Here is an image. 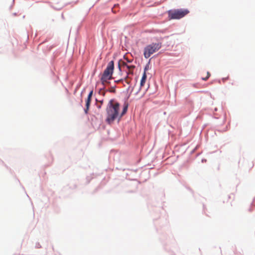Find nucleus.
I'll return each instance as SVG.
<instances>
[{
    "instance_id": "423d86ee",
    "label": "nucleus",
    "mask_w": 255,
    "mask_h": 255,
    "mask_svg": "<svg viewBox=\"0 0 255 255\" xmlns=\"http://www.w3.org/2000/svg\"><path fill=\"white\" fill-rule=\"evenodd\" d=\"M134 68H132V69H128L127 70H126L127 71V76L126 77V78H125V81L126 83H127L128 84H129V82L128 81V75H132L133 73V69Z\"/></svg>"
},
{
    "instance_id": "39448f33",
    "label": "nucleus",
    "mask_w": 255,
    "mask_h": 255,
    "mask_svg": "<svg viewBox=\"0 0 255 255\" xmlns=\"http://www.w3.org/2000/svg\"><path fill=\"white\" fill-rule=\"evenodd\" d=\"M118 68L120 72L122 71V68H126V70L128 69L134 68V65H129L127 64V62L123 60H120L118 62Z\"/></svg>"
},
{
    "instance_id": "f03ea898",
    "label": "nucleus",
    "mask_w": 255,
    "mask_h": 255,
    "mask_svg": "<svg viewBox=\"0 0 255 255\" xmlns=\"http://www.w3.org/2000/svg\"><path fill=\"white\" fill-rule=\"evenodd\" d=\"M114 69V62L111 61L107 66V68L104 70L102 77L101 78V81L103 85L106 83H109L108 80L113 78L112 75Z\"/></svg>"
},
{
    "instance_id": "f257e3e1",
    "label": "nucleus",
    "mask_w": 255,
    "mask_h": 255,
    "mask_svg": "<svg viewBox=\"0 0 255 255\" xmlns=\"http://www.w3.org/2000/svg\"><path fill=\"white\" fill-rule=\"evenodd\" d=\"M120 104L114 99H111L107 106L106 122L111 124L118 117L119 115Z\"/></svg>"
},
{
    "instance_id": "ddd939ff",
    "label": "nucleus",
    "mask_w": 255,
    "mask_h": 255,
    "mask_svg": "<svg viewBox=\"0 0 255 255\" xmlns=\"http://www.w3.org/2000/svg\"><path fill=\"white\" fill-rule=\"evenodd\" d=\"M209 78L208 77H206L205 78H203L202 79L204 81H206Z\"/></svg>"
},
{
    "instance_id": "4468645a",
    "label": "nucleus",
    "mask_w": 255,
    "mask_h": 255,
    "mask_svg": "<svg viewBox=\"0 0 255 255\" xmlns=\"http://www.w3.org/2000/svg\"><path fill=\"white\" fill-rule=\"evenodd\" d=\"M103 102H104L103 100H101V101H99V103H100L101 105H103Z\"/></svg>"
},
{
    "instance_id": "9d476101",
    "label": "nucleus",
    "mask_w": 255,
    "mask_h": 255,
    "mask_svg": "<svg viewBox=\"0 0 255 255\" xmlns=\"http://www.w3.org/2000/svg\"><path fill=\"white\" fill-rule=\"evenodd\" d=\"M128 107V105H126L124 106L123 110V112L122 113V114H121L120 117H121L122 116H123L127 112Z\"/></svg>"
},
{
    "instance_id": "9b49d317",
    "label": "nucleus",
    "mask_w": 255,
    "mask_h": 255,
    "mask_svg": "<svg viewBox=\"0 0 255 255\" xmlns=\"http://www.w3.org/2000/svg\"><path fill=\"white\" fill-rule=\"evenodd\" d=\"M93 91L91 90L90 91V92L89 93L87 98L91 99L92 97V95H93Z\"/></svg>"
},
{
    "instance_id": "7ed1b4c3",
    "label": "nucleus",
    "mask_w": 255,
    "mask_h": 255,
    "mask_svg": "<svg viewBox=\"0 0 255 255\" xmlns=\"http://www.w3.org/2000/svg\"><path fill=\"white\" fill-rule=\"evenodd\" d=\"M189 13L187 9H172L168 11V17L170 19H180Z\"/></svg>"
},
{
    "instance_id": "dca6fc26",
    "label": "nucleus",
    "mask_w": 255,
    "mask_h": 255,
    "mask_svg": "<svg viewBox=\"0 0 255 255\" xmlns=\"http://www.w3.org/2000/svg\"><path fill=\"white\" fill-rule=\"evenodd\" d=\"M101 106H102V105H101V104H100V105H98L97 106L98 108L100 109L101 108Z\"/></svg>"
},
{
    "instance_id": "2eb2a0df",
    "label": "nucleus",
    "mask_w": 255,
    "mask_h": 255,
    "mask_svg": "<svg viewBox=\"0 0 255 255\" xmlns=\"http://www.w3.org/2000/svg\"><path fill=\"white\" fill-rule=\"evenodd\" d=\"M210 73H209V72H207V77H210Z\"/></svg>"
},
{
    "instance_id": "f8f14e48",
    "label": "nucleus",
    "mask_w": 255,
    "mask_h": 255,
    "mask_svg": "<svg viewBox=\"0 0 255 255\" xmlns=\"http://www.w3.org/2000/svg\"><path fill=\"white\" fill-rule=\"evenodd\" d=\"M108 91L111 92V93H115L116 90L114 88H111L110 90H108Z\"/></svg>"
},
{
    "instance_id": "a211bd4d",
    "label": "nucleus",
    "mask_w": 255,
    "mask_h": 255,
    "mask_svg": "<svg viewBox=\"0 0 255 255\" xmlns=\"http://www.w3.org/2000/svg\"><path fill=\"white\" fill-rule=\"evenodd\" d=\"M126 60H127V62H130V61H128L127 59H126Z\"/></svg>"
},
{
    "instance_id": "6e6552de",
    "label": "nucleus",
    "mask_w": 255,
    "mask_h": 255,
    "mask_svg": "<svg viewBox=\"0 0 255 255\" xmlns=\"http://www.w3.org/2000/svg\"><path fill=\"white\" fill-rule=\"evenodd\" d=\"M146 77H146V73H145V72H144L142 77V78L140 81V87H141L144 85V84L145 82L146 79Z\"/></svg>"
},
{
    "instance_id": "0eeeda50",
    "label": "nucleus",
    "mask_w": 255,
    "mask_h": 255,
    "mask_svg": "<svg viewBox=\"0 0 255 255\" xmlns=\"http://www.w3.org/2000/svg\"><path fill=\"white\" fill-rule=\"evenodd\" d=\"M91 102V99L87 98L86 101V108L85 109V113L86 114L88 113V111L89 109V107L90 106Z\"/></svg>"
},
{
    "instance_id": "f3484780",
    "label": "nucleus",
    "mask_w": 255,
    "mask_h": 255,
    "mask_svg": "<svg viewBox=\"0 0 255 255\" xmlns=\"http://www.w3.org/2000/svg\"><path fill=\"white\" fill-rule=\"evenodd\" d=\"M146 70H147V68H146V67H145V68H144V72H146Z\"/></svg>"
},
{
    "instance_id": "1a4fd4ad",
    "label": "nucleus",
    "mask_w": 255,
    "mask_h": 255,
    "mask_svg": "<svg viewBox=\"0 0 255 255\" xmlns=\"http://www.w3.org/2000/svg\"><path fill=\"white\" fill-rule=\"evenodd\" d=\"M107 91H108V90H105L103 89H101L99 92V93L100 95H101L103 96H105L106 95V93Z\"/></svg>"
},
{
    "instance_id": "20e7f679",
    "label": "nucleus",
    "mask_w": 255,
    "mask_h": 255,
    "mask_svg": "<svg viewBox=\"0 0 255 255\" xmlns=\"http://www.w3.org/2000/svg\"><path fill=\"white\" fill-rule=\"evenodd\" d=\"M161 47V43H153L147 45L144 49V56L148 58L152 54L157 51Z\"/></svg>"
}]
</instances>
